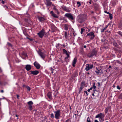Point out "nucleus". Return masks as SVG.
<instances>
[{
  "mask_svg": "<svg viewBox=\"0 0 122 122\" xmlns=\"http://www.w3.org/2000/svg\"><path fill=\"white\" fill-rule=\"evenodd\" d=\"M86 18V14H83L78 15L77 18V20L80 23H82L83 22Z\"/></svg>",
  "mask_w": 122,
  "mask_h": 122,
  "instance_id": "f257e3e1",
  "label": "nucleus"
},
{
  "mask_svg": "<svg viewBox=\"0 0 122 122\" xmlns=\"http://www.w3.org/2000/svg\"><path fill=\"white\" fill-rule=\"evenodd\" d=\"M97 53V50L95 49H93L91 53L88 55V56L89 57H92L93 56H95Z\"/></svg>",
  "mask_w": 122,
  "mask_h": 122,
  "instance_id": "f03ea898",
  "label": "nucleus"
},
{
  "mask_svg": "<svg viewBox=\"0 0 122 122\" xmlns=\"http://www.w3.org/2000/svg\"><path fill=\"white\" fill-rule=\"evenodd\" d=\"M45 32L44 29H43L39 32L37 33L39 36L41 38H42L45 33Z\"/></svg>",
  "mask_w": 122,
  "mask_h": 122,
  "instance_id": "7ed1b4c3",
  "label": "nucleus"
},
{
  "mask_svg": "<svg viewBox=\"0 0 122 122\" xmlns=\"http://www.w3.org/2000/svg\"><path fill=\"white\" fill-rule=\"evenodd\" d=\"M60 111L59 110H58L54 112L55 113V117L57 119H59L60 117Z\"/></svg>",
  "mask_w": 122,
  "mask_h": 122,
  "instance_id": "20e7f679",
  "label": "nucleus"
},
{
  "mask_svg": "<svg viewBox=\"0 0 122 122\" xmlns=\"http://www.w3.org/2000/svg\"><path fill=\"white\" fill-rule=\"evenodd\" d=\"M39 54L41 57L43 59H44L46 55L41 50H39L38 51Z\"/></svg>",
  "mask_w": 122,
  "mask_h": 122,
  "instance_id": "39448f33",
  "label": "nucleus"
},
{
  "mask_svg": "<svg viewBox=\"0 0 122 122\" xmlns=\"http://www.w3.org/2000/svg\"><path fill=\"white\" fill-rule=\"evenodd\" d=\"M86 67L85 69L86 71H88L90 69H92L93 66V65H90L89 64H87L86 65Z\"/></svg>",
  "mask_w": 122,
  "mask_h": 122,
  "instance_id": "423d86ee",
  "label": "nucleus"
},
{
  "mask_svg": "<svg viewBox=\"0 0 122 122\" xmlns=\"http://www.w3.org/2000/svg\"><path fill=\"white\" fill-rule=\"evenodd\" d=\"M87 36H91L90 39H93L94 37L95 36L93 32H91L87 34Z\"/></svg>",
  "mask_w": 122,
  "mask_h": 122,
  "instance_id": "0eeeda50",
  "label": "nucleus"
},
{
  "mask_svg": "<svg viewBox=\"0 0 122 122\" xmlns=\"http://www.w3.org/2000/svg\"><path fill=\"white\" fill-rule=\"evenodd\" d=\"M65 16L67 17L72 20H73L74 19L73 16L70 14H66L65 15Z\"/></svg>",
  "mask_w": 122,
  "mask_h": 122,
  "instance_id": "6e6552de",
  "label": "nucleus"
},
{
  "mask_svg": "<svg viewBox=\"0 0 122 122\" xmlns=\"http://www.w3.org/2000/svg\"><path fill=\"white\" fill-rule=\"evenodd\" d=\"M34 65L37 69H39L41 67L40 65L36 61L34 63Z\"/></svg>",
  "mask_w": 122,
  "mask_h": 122,
  "instance_id": "1a4fd4ad",
  "label": "nucleus"
},
{
  "mask_svg": "<svg viewBox=\"0 0 122 122\" xmlns=\"http://www.w3.org/2000/svg\"><path fill=\"white\" fill-rule=\"evenodd\" d=\"M31 66L30 65H27L25 66V68L27 71L30 70L31 68Z\"/></svg>",
  "mask_w": 122,
  "mask_h": 122,
  "instance_id": "9d476101",
  "label": "nucleus"
},
{
  "mask_svg": "<svg viewBox=\"0 0 122 122\" xmlns=\"http://www.w3.org/2000/svg\"><path fill=\"white\" fill-rule=\"evenodd\" d=\"M104 117V115L102 113H100L99 114H98L96 116V118H101L102 117Z\"/></svg>",
  "mask_w": 122,
  "mask_h": 122,
  "instance_id": "9b49d317",
  "label": "nucleus"
},
{
  "mask_svg": "<svg viewBox=\"0 0 122 122\" xmlns=\"http://www.w3.org/2000/svg\"><path fill=\"white\" fill-rule=\"evenodd\" d=\"M84 84L83 82H82L81 84V87L79 89V93H80L82 89L84 88Z\"/></svg>",
  "mask_w": 122,
  "mask_h": 122,
  "instance_id": "f8f14e48",
  "label": "nucleus"
},
{
  "mask_svg": "<svg viewBox=\"0 0 122 122\" xmlns=\"http://www.w3.org/2000/svg\"><path fill=\"white\" fill-rule=\"evenodd\" d=\"M30 72L31 74L34 75H37L39 73V72L36 70L34 71H31Z\"/></svg>",
  "mask_w": 122,
  "mask_h": 122,
  "instance_id": "ddd939ff",
  "label": "nucleus"
},
{
  "mask_svg": "<svg viewBox=\"0 0 122 122\" xmlns=\"http://www.w3.org/2000/svg\"><path fill=\"white\" fill-rule=\"evenodd\" d=\"M46 4L47 5L50 6L51 4V3L49 0H46Z\"/></svg>",
  "mask_w": 122,
  "mask_h": 122,
  "instance_id": "4468645a",
  "label": "nucleus"
},
{
  "mask_svg": "<svg viewBox=\"0 0 122 122\" xmlns=\"http://www.w3.org/2000/svg\"><path fill=\"white\" fill-rule=\"evenodd\" d=\"M77 61V58H75L73 62V64L72 65L74 67L75 66V64L76 63Z\"/></svg>",
  "mask_w": 122,
  "mask_h": 122,
  "instance_id": "2eb2a0df",
  "label": "nucleus"
},
{
  "mask_svg": "<svg viewBox=\"0 0 122 122\" xmlns=\"http://www.w3.org/2000/svg\"><path fill=\"white\" fill-rule=\"evenodd\" d=\"M38 18L39 20L41 22L44 21L45 20L44 18L43 17H39L38 16Z\"/></svg>",
  "mask_w": 122,
  "mask_h": 122,
  "instance_id": "dca6fc26",
  "label": "nucleus"
},
{
  "mask_svg": "<svg viewBox=\"0 0 122 122\" xmlns=\"http://www.w3.org/2000/svg\"><path fill=\"white\" fill-rule=\"evenodd\" d=\"M47 96L49 99H51L52 97L51 93L50 92H48L47 93Z\"/></svg>",
  "mask_w": 122,
  "mask_h": 122,
  "instance_id": "f3484780",
  "label": "nucleus"
},
{
  "mask_svg": "<svg viewBox=\"0 0 122 122\" xmlns=\"http://www.w3.org/2000/svg\"><path fill=\"white\" fill-rule=\"evenodd\" d=\"M54 10H55V12L57 14L59 15V12L58 11L57 9L54 7L53 8Z\"/></svg>",
  "mask_w": 122,
  "mask_h": 122,
  "instance_id": "a211bd4d",
  "label": "nucleus"
},
{
  "mask_svg": "<svg viewBox=\"0 0 122 122\" xmlns=\"http://www.w3.org/2000/svg\"><path fill=\"white\" fill-rule=\"evenodd\" d=\"M65 29L66 30H67L68 29V25L66 24H65L64 25Z\"/></svg>",
  "mask_w": 122,
  "mask_h": 122,
  "instance_id": "6ab92c4d",
  "label": "nucleus"
},
{
  "mask_svg": "<svg viewBox=\"0 0 122 122\" xmlns=\"http://www.w3.org/2000/svg\"><path fill=\"white\" fill-rule=\"evenodd\" d=\"M104 117H101L99 118V121L100 122H102L104 121Z\"/></svg>",
  "mask_w": 122,
  "mask_h": 122,
  "instance_id": "aec40b11",
  "label": "nucleus"
},
{
  "mask_svg": "<svg viewBox=\"0 0 122 122\" xmlns=\"http://www.w3.org/2000/svg\"><path fill=\"white\" fill-rule=\"evenodd\" d=\"M93 91H94V93L92 94V95L94 96H95L94 94H95L96 92H97V91L96 90H93Z\"/></svg>",
  "mask_w": 122,
  "mask_h": 122,
  "instance_id": "412c9836",
  "label": "nucleus"
},
{
  "mask_svg": "<svg viewBox=\"0 0 122 122\" xmlns=\"http://www.w3.org/2000/svg\"><path fill=\"white\" fill-rule=\"evenodd\" d=\"M52 15L53 17L55 18H58V17L56 14L54 13H52Z\"/></svg>",
  "mask_w": 122,
  "mask_h": 122,
  "instance_id": "4be33fe9",
  "label": "nucleus"
},
{
  "mask_svg": "<svg viewBox=\"0 0 122 122\" xmlns=\"http://www.w3.org/2000/svg\"><path fill=\"white\" fill-rule=\"evenodd\" d=\"M27 104L28 105H32L33 104V103L32 101H31L28 102Z\"/></svg>",
  "mask_w": 122,
  "mask_h": 122,
  "instance_id": "5701e85b",
  "label": "nucleus"
},
{
  "mask_svg": "<svg viewBox=\"0 0 122 122\" xmlns=\"http://www.w3.org/2000/svg\"><path fill=\"white\" fill-rule=\"evenodd\" d=\"M22 54L25 57L27 56V55L26 53L25 52H23L22 53Z\"/></svg>",
  "mask_w": 122,
  "mask_h": 122,
  "instance_id": "b1692460",
  "label": "nucleus"
},
{
  "mask_svg": "<svg viewBox=\"0 0 122 122\" xmlns=\"http://www.w3.org/2000/svg\"><path fill=\"white\" fill-rule=\"evenodd\" d=\"M113 44L114 46L116 47H117L118 46L117 43L115 42H113Z\"/></svg>",
  "mask_w": 122,
  "mask_h": 122,
  "instance_id": "393cba45",
  "label": "nucleus"
},
{
  "mask_svg": "<svg viewBox=\"0 0 122 122\" xmlns=\"http://www.w3.org/2000/svg\"><path fill=\"white\" fill-rule=\"evenodd\" d=\"M109 17L110 18L111 20L112 18V15L110 13V14H109Z\"/></svg>",
  "mask_w": 122,
  "mask_h": 122,
  "instance_id": "a878e982",
  "label": "nucleus"
},
{
  "mask_svg": "<svg viewBox=\"0 0 122 122\" xmlns=\"http://www.w3.org/2000/svg\"><path fill=\"white\" fill-rule=\"evenodd\" d=\"M85 30V29H83V28H81V34H82L83 33V32Z\"/></svg>",
  "mask_w": 122,
  "mask_h": 122,
  "instance_id": "bb28decb",
  "label": "nucleus"
},
{
  "mask_svg": "<svg viewBox=\"0 0 122 122\" xmlns=\"http://www.w3.org/2000/svg\"><path fill=\"white\" fill-rule=\"evenodd\" d=\"M29 107L30 110H31L32 109V107L31 105H29Z\"/></svg>",
  "mask_w": 122,
  "mask_h": 122,
  "instance_id": "cd10ccee",
  "label": "nucleus"
},
{
  "mask_svg": "<svg viewBox=\"0 0 122 122\" xmlns=\"http://www.w3.org/2000/svg\"><path fill=\"white\" fill-rule=\"evenodd\" d=\"M51 117L52 118H54V114L53 113H51Z\"/></svg>",
  "mask_w": 122,
  "mask_h": 122,
  "instance_id": "c85d7f7f",
  "label": "nucleus"
},
{
  "mask_svg": "<svg viewBox=\"0 0 122 122\" xmlns=\"http://www.w3.org/2000/svg\"><path fill=\"white\" fill-rule=\"evenodd\" d=\"M77 5H78V6H80L81 5V3L79 1V2H77Z\"/></svg>",
  "mask_w": 122,
  "mask_h": 122,
  "instance_id": "c756f323",
  "label": "nucleus"
},
{
  "mask_svg": "<svg viewBox=\"0 0 122 122\" xmlns=\"http://www.w3.org/2000/svg\"><path fill=\"white\" fill-rule=\"evenodd\" d=\"M87 122H92L90 121V119L89 117H88L87 119Z\"/></svg>",
  "mask_w": 122,
  "mask_h": 122,
  "instance_id": "7c9ffc66",
  "label": "nucleus"
},
{
  "mask_svg": "<svg viewBox=\"0 0 122 122\" xmlns=\"http://www.w3.org/2000/svg\"><path fill=\"white\" fill-rule=\"evenodd\" d=\"M63 52L64 53H67V51L65 49L63 50Z\"/></svg>",
  "mask_w": 122,
  "mask_h": 122,
  "instance_id": "2f4dec72",
  "label": "nucleus"
},
{
  "mask_svg": "<svg viewBox=\"0 0 122 122\" xmlns=\"http://www.w3.org/2000/svg\"><path fill=\"white\" fill-rule=\"evenodd\" d=\"M106 29V28H105L103 29H102L101 31V32H103L104 31V30Z\"/></svg>",
  "mask_w": 122,
  "mask_h": 122,
  "instance_id": "473e14b6",
  "label": "nucleus"
},
{
  "mask_svg": "<svg viewBox=\"0 0 122 122\" xmlns=\"http://www.w3.org/2000/svg\"><path fill=\"white\" fill-rule=\"evenodd\" d=\"M27 89V90L29 91L30 90V88L29 86H27L26 87Z\"/></svg>",
  "mask_w": 122,
  "mask_h": 122,
  "instance_id": "72a5a7b5",
  "label": "nucleus"
},
{
  "mask_svg": "<svg viewBox=\"0 0 122 122\" xmlns=\"http://www.w3.org/2000/svg\"><path fill=\"white\" fill-rule=\"evenodd\" d=\"M67 36V33L66 32H65V37L66 38Z\"/></svg>",
  "mask_w": 122,
  "mask_h": 122,
  "instance_id": "f704fd0d",
  "label": "nucleus"
},
{
  "mask_svg": "<svg viewBox=\"0 0 122 122\" xmlns=\"http://www.w3.org/2000/svg\"><path fill=\"white\" fill-rule=\"evenodd\" d=\"M95 83H94V84L93 85V88L94 89H95L96 87V86H95Z\"/></svg>",
  "mask_w": 122,
  "mask_h": 122,
  "instance_id": "c9c22d12",
  "label": "nucleus"
},
{
  "mask_svg": "<svg viewBox=\"0 0 122 122\" xmlns=\"http://www.w3.org/2000/svg\"><path fill=\"white\" fill-rule=\"evenodd\" d=\"M7 43L8 45L9 46H11V47L12 46V45L10 43H8V42Z\"/></svg>",
  "mask_w": 122,
  "mask_h": 122,
  "instance_id": "e433bc0d",
  "label": "nucleus"
},
{
  "mask_svg": "<svg viewBox=\"0 0 122 122\" xmlns=\"http://www.w3.org/2000/svg\"><path fill=\"white\" fill-rule=\"evenodd\" d=\"M104 12L105 13H107V14H110V13H109V12H107V11L106 10H105L104 11Z\"/></svg>",
  "mask_w": 122,
  "mask_h": 122,
  "instance_id": "4c0bfd02",
  "label": "nucleus"
},
{
  "mask_svg": "<svg viewBox=\"0 0 122 122\" xmlns=\"http://www.w3.org/2000/svg\"><path fill=\"white\" fill-rule=\"evenodd\" d=\"M117 88L118 89H119H119H120V87H119V86H117Z\"/></svg>",
  "mask_w": 122,
  "mask_h": 122,
  "instance_id": "58836bf2",
  "label": "nucleus"
},
{
  "mask_svg": "<svg viewBox=\"0 0 122 122\" xmlns=\"http://www.w3.org/2000/svg\"><path fill=\"white\" fill-rule=\"evenodd\" d=\"M66 54L67 56V57H69V55L68 54V53L67 52V53H66Z\"/></svg>",
  "mask_w": 122,
  "mask_h": 122,
  "instance_id": "ea45409f",
  "label": "nucleus"
},
{
  "mask_svg": "<svg viewBox=\"0 0 122 122\" xmlns=\"http://www.w3.org/2000/svg\"><path fill=\"white\" fill-rule=\"evenodd\" d=\"M76 33L74 32L73 33V35L74 36H76Z\"/></svg>",
  "mask_w": 122,
  "mask_h": 122,
  "instance_id": "a19ab883",
  "label": "nucleus"
},
{
  "mask_svg": "<svg viewBox=\"0 0 122 122\" xmlns=\"http://www.w3.org/2000/svg\"><path fill=\"white\" fill-rule=\"evenodd\" d=\"M119 98L120 99H122V95H120L119 97Z\"/></svg>",
  "mask_w": 122,
  "mask_h": 122,
  "instance_id": "79ce46f5",
  "label": "nucleus"
},
{
  "mask_svg": "<svg viewBox=\"0 0 122 122\" xmlns=\"http://www.w3.org/2000/svg\"><path fill=\"white\" fill-rule=\"evenodd\" d=\"M108 109L107 108H106V109H105V113H106L108 111Z\"/></svg>",
  "mask_w": 122,
  "mask_h": 122,
  "instance_id": "37998d69",
  "label": "nucleus"
},
{
  "mask_svg": "<svg viewBox=\"0 0 122 122\" xmlns=\"http://www.w3.org/2000/svg\"><path fill=\"white\" fill-rule=\"evenodd\" d=\"M16 96H17V99H19V95H17Z\"/></svg>",
  "mask_w": 122,
  "mask_h": 122,
  "instance_id": "c03bdc74",
  "label": "nucleus"
},
{
  "mask_svg": "<svg viewBox=\"0 0 122 122\" xmlns=\"http://www.w3.org/2000/svg\"><path fill=\"white\" fill-rule=\"evenodd\" d=\"M27 38H28V39H29V40L30 41H32V39H30V38H28V37H27Z\"/></svg>",
  "mask_w": 122,
  "mask_h": 122,
  "instance_id": "a18cd8bd",
  "label": "nucleus"
},
{
  "mask_svg": "<svg viewBox=\"0 0 122 122\" xmlns=\"http://www.w3.org/2000/svg\"><path fill=\"white\" fill-rule=\"evenodd\" d=\"M97 84H98V86H99L100 85V83L99 82H98Z\"/></svg>",
  "mask_w": 122,
  "mask_h": 122,
  "instance_id": "49530a36",
  "label": "nucleus"
},
{
  "mask_svg": "<svg viewBox=\"0 0 122 122\" xmlns=\"http://www.w3.org/2000/svg\"><path fill=\"white\" fill-rule=\"evenodd\" d=\"M1 3H2L3 4H4L5 3V2L3 1V0H2L1 1Z\"/></svg>",
  "mask_w": 122,
  "mask_h": 122,
  "instance_id": "de8ad7c7",
  "label": "nucleus"
},
{
  "mask_svg": "<svg viewBox=\"0 0 122 122\" xmlns=\"http://www.w3.org/2000/svg\"><path fill=\"white\" fill-rule=\"evenodd\" d=\"M84 92L87 95H88V94H87V91H85Z\"/></svg>",
  "mask_w": 122,
  "mask_h": 122,
  "instance_id": "09e8293b",
  "label": "nucleus"
},
{
  "mask_svg": "<svg viewBox=\"0 0 122 122\" xmlns=\"http://www.w3.org/2000/svg\"><path fill=\"white\" fill-rule=\"evenodd\" d=\"M94 122H99L97 120H96Z\"/></svg>",
  "mask_w": 122,
  "mask_h": 122,
  "instance_id": "8fccbe9b",
  "label": "nucleus"
},
{
  "mask_svg": "<svg viewBox=\"0 0 122 122\" xmlns=\"http://www.w3.org/2000/svg\"><path fill=\"white\" fill-rule=\"evenodd\" d=\"M1 92L2 93H3L4 92V91L3 90H2L1 91Z\"/></svg>",
  "mask_w": 122,
  "mask_h": 122,
  "instance_id": "3c124183",
  "label": "nucleus"
},
{
  "mask_svg": "<svg viewBox=\"0 0 122 122\" xmlns=\"http://www.w3.org/2000/svg\"><path fill=\"white\" fill-rule=\"evenodd\" d=\"M92 88H93V87H91L90 88V90H92Z\"/></svg>",
  "mask_w": 122,
  "mask_h": 122,
  "instance_id": "603ef678",
  "label": "nucleus"
},
{
  "mask_svg": "<svg viewBox=\"0 0 122 122\" xmlns=\"http://www.w3.org/2000/svg\"><path fill=\"white\" fill-rule=\"evenodd\" d=\"M86 46H85V45L84 46V48H86Z\"/></svg>",
  "mask_w": 122,
  "mask_h": 122,
  "instance_id": "864d4df0",
  "label": "nucleus"
},
{
  "mask_svg": "<svg viewBox=\"0 0 122 122\" xmlns=\"http://www.w3.org/2000/svg\"><path fill=\"white\" fill-rule=\"evenodd\" d=\"M112 67V66H109V68H111Z\"/></svg>",
  "mask_w": 122,
  "mask_h": 122,
  "instance_id": "5fc2aeb1",
  "label": "nucleus"
},
{
  "mask_svg": "<svg viewBox=\"0 0 122 122\" xmlns=\"http://www.w3.org/2000/svg\"><path fill=\"white\" fill-rule=\"evenodd\" d=\"M90 89H88V90H87V91L88 92H89L90 91Z\"/></svg>",
  "mask_w": 122,
  "mask_h": 122,
  "instance_id": "6e6d98bb",
  "label": "nucleus"
},
{
  "mask_svg": "<svg viewBox=\"0 0 122 122\" xmlns=\"http://www.w3.org/2000/svg\"><path fill=\"white\" fill-rule=\"evenodd\" d=\"M69 57H67H67H65V59H67Z\"/></svg>",
  "mask_w": 122,
  "mask_h": 122,
  "instance_id": "4d7b16f0",
  "label": "nucleus"
},
{
  "mask_svg": "<svg viewBox=\"0 0 122 122\" xmlns=\"http://www.w3.org/2000/svg\"><path fill=\"white\" fill-rule=\"evenodd\" d=\"M95 72H96V73H99V72H98V71H95Z\"/></svg>",
  "mask_w": 122,
  "mask_h": 122,
  "instance_id": "13d9d810",
  "label": "nucleus"
},
{
  "mask_svg": "<svg viewBox=\"0 0 122 122\" xmlns=\"http://www.w3.org/2000/svg\"><path fill=\"white\" fill-rule=\"evenodd\" d=\"M51 13H52H52H53V11H51Z\"/></svg>",
  "mask_w": 122,
  "mask_h": 122,
  "instance_id": "bf43d9fd",
  "label": "nucleus"
},
{
  "mask_svg": "<svg viewBox=\"0 0 122 122\" xmlns=\"http://www.w3.org/2000/svg\"><path fill=\"white\" fill-rule=\"evenodd\" d=\"M108 27V25H107L106 26V27H105V28H106V29L107 27Z\"/></svg>",
  "mask_w": 122,
  "mask_h": 122,
  "instance_id": "052dcab7",
  "label": "nucleus"
},
{
  "mask_svg": "<svg viewBox=\"0 0 122 122\" xmlns=\"http://www.w3.org/2000/svg\"><path fill=\"white\" fill-rule=\"evenodd\" d=\"M114 69H115V70H116L117 69V67H116V68H114Z\"/></svg>",
  "mask_w": 122,
  "mask_h": 122,
  "instance_id": "680f3d73",
  "label": "nucleus"
},
{
  "mask_svg": "<svg viewBox=\"0 0 122 122\" xmlns=\"http://www.w3.org/2000/svg\"><path fill=\"white\" fill-rule=\"evenodd\" d=\"M89 3L91 4V1L90 2H89Z\"/></svg>",
  "mask_w": 122,
  "mask_h": 122,
  "instance_id": "e2e57ef3",
  "label": "nucleus"
},
{
  "mask_svg": "<svg viewBox=\"0 0 122 122\" xmlns=\"http://www.w3.org/2000/svg\"><path fill=\"white\" fill-rule=\"evenodd\" d=\"M15 116L16 117H18V115H16Z\"/></svg>",
  "mask_w": 122,
  "mask_h": 122,
  "instance_id": "0e129e2a",
  "label": "nucleus"
},
{
  "mask_svg": "<svg viewBox=\"0 0 122 122\" xmlns=\"http://www.w3.org/2000/svg\"><path fill=\"white\" fill-rule=\"evenodd\" d=\"M0 84L1 85L2 84L1 83V82H0Z\"/></svg>",
  "mask_w": 122,
  "mask_h": 122,
  "instance_id": "69168bd1",
  "label": "nucleus"
},
{
  "mask_svg": "<svg viewBox=\"0 0 122 122\" xmlns=\"http://www.w3.org/2000/svg\"><path fill=\"white\" fill-rule=\"evenodd\" d=\"M87 74H88V75L89 74H90L89 73V72H88Z\"/></svg>",
  "mask_w": 122,
  "mask_h": 122,
  "instance_id": "338daca9",
  "label": "nucleus"
},
{
  "mask_svg": "<svg viewBox=\"0 0 122 122\" xmlns=\"http://www.w3.org/2000/svg\"><path fill=\"white\" fill-rule=\"evenodd\" d=\"M55 31L54 30H53L52 31V32H54Z\"/></svg>",
  "mask_w": 122,
  "mask_h": 122,
  "instance_id": "774afa93",
  "label": "nucleus"
}]
</instances>
